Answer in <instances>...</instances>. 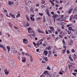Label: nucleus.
<instances>
[{"instance_id":"61","label":"nucleus","mask_w":77,"mask_h":77,"mask_svg":"<svg viewBox=\"0 0 77 77\" xmlns=\"http://www.w3.org/2000/svg\"><path fill=\"white\" fill-rule=\"evenodd\" d=\"M30 10L31 11V12H34V11H33V10L31 8Z\"/></svg>"},{"instance_id":"22","label":"nucleus","mask_w":77,"mask_h":77,"mask_svg":"<svg viewBox=\"0 0 77 77\" xmlns=\"http://www.w3.org/2000/svg\"><path fill=\"white\" fill-rule=\"evenodd\" d=\"M77 56L75 57H73V59L75 61V59H77Z\"/></svg>"},{"instance_id":"31","label":"nucleus","mask_w":77,"mask_h":77,"mask_svg":"<svg viewBox=\"0 0 77 77\" xmlns=\"http://www.w3.org/2000/svg\"><path fill=\"white\" fill-rule=\"evenodd\" d=\"M66 52H67V53L69 54V53H70V52L69 51V50H67V51Z\"/></svg>"},{"instance_id":"33","label":"nucleus","mask_w":77,"mask_h":77,"mask_svg":"<svg viewBox=\"0 0 77 77\" xmlns=\"http://www.w3.org/2000/svg\"><path fill=\"white\" fill-rule=\"evenodd\" d=\"M46 21V19H45V17H43V22H45Z\"/></svg>"},{"instance_id":"21","label":"nucleus","mask_w":77,"mask_h":77,"mask_svg":"<svg viewBox=\"0 0 77 77\" xmlns=\"http://www.w3.org/2000/svg\"><path fill=\"white\" fill-rule=\"evenodd\" d=\"M9 5H12L11 1H8Z\"/></svg>"},{"instance_id":"19","label":"nucleus","mask_w":77,"mask_h":77,"mask_svg":"<svg viewBox=\"0 0 77 77\" xmlns=\"http://www.w3.org/2000/svg\"><path fill=\"white\" fill-rule=\"evenodd\" d=\"M66 49H65L63 51V54H64L65 53V51H66Z\"/></svg>"},{"instance_id":"47","label":"nucleus","mask_w":77,"mask_h":77,"mask_svg":"<svg viewBox=\"0 0 77 77\" xmlns=\"http://www.w3.org/2000/svg\"><path fill=\"white\" fill-rule=\"evenodd\" d=\"M51 14L52 15H54V12H51Z\"/></svg>"},{"instance_id":"1","label":"nucleus","mask_w":77,"mask_h":77,"mask_svg":"<svg viewBox=\"0 0 77 77\" xmlns=\"http://www.w3.org/2000/svg\"><path fill=\"white\" fill-rule=\"evenodd\" d=\"M77 12V7H75L73 9L72 12V14L75 15L76 14Z\"/></svg>"},{"instance_id":"32","label":"nucleus","mask_w":77,"mask_h":77,"mask_svg":"<svg viewBox=\"0 0 77 77\" xmlns=\"http://www.w3.org/2000/svg\"><path fill=\"white\" fill-rule=\"evenodd\" d=\"M72 27H69V28H68V29L69 30H71V29H72Z\"/></svg>"},{"instance_id":"57","label":"nucleus","mask_w":77,"mask_h":77,"mask_svg":"<svg viewBox=\"0 0 77 77\" xmlns=\"http://www.w3.org/2000/svg\"><path fill=\"white\" fill-rule=\"evenodd\" d=\"M42 2H42V4H44V3H45V1Z\"/></svg>"},{"instance_id":"35","label":"nucleus","mask_w":77,"mask_h":77,"mask_svg":"<svg viewBox=\"0 0 77 77\" xmlns=\"http://www.w3.org/2000/svg\"><path fill=\"white\" fill-rule=\"evenodd\" d=\"M14 27L15 29H16V30H18V27H16V26H14Z\"/></svg>"},{"instance_id":"49","label":"nucleus","mask_w":77,"mask_h":77,"mask_svg":"<svg viewBox=\"0 0 77 77\" xmlns=\"http://www.w3.org/2000/svg\"><path fill=\"white\" fill-rule=\"evenodd\" d=\"M59 38H63V36H62L61 35H59Z\"/></svg>"},{"instance_id":"23","label":"nucleus","mask_w":77,"mask_h":77,"mask_svg":"<svg viewBox=\"0 0 77 77\" xmlns=\"http://www.w3.org/2000/svg\"><path fill=\"white\" fill-rule=\"evenodd\" d=\"M47 69H48V70H51V68H50V67H49V66H47Z\"/></svg>"},{"instance_id":"9","label":"nucleus","mask_w":77,"mask_h":77,"mask_svg":"<svg viewBox=\"0 0 77 77\" xmlns=\"http://www.w3.org/2000/svg\"><path fill=\"white\" fill-rule=\"evenodd\" d=\"M43 59H44V60L45 61H48V59H48L47 57H46L45 58V57H44V56H43Z\"/></svg>"},{"instance_id":"34","label":"nucleus","mask_w":77,"mask_h":77,"mask_svg":"<svg viewBox=\"0 0 77 77\" xmlns=\"http://www.w3.org/2000/svg\"><path fill=\"white\" fill-rule=\"evenodd\" d=\"M70 60L71 61V62H72V61H73V59H72V58L71 57H70Z\"/></svg>"},{"instance_id":"58","label":"nucleus","mask_w":77,"mask_h":77,"mask_svg":"<svg viewBox=\"0 0 77 77\" xmlns=\"http://www.w3.org/2000/svg\"><path fill=\"white\" fill-rule=\"evenodd\" d=\"M8 71V70L7 69H5L4 70V72L5 73L6 72H7Z\"/></svg>"},{"instance_id":"6","label":"nucleus","mask_w":77,"mask_h":77,"mask_svg":"<svg viewBox=\"0 0 77 77\" xmlns=\"http://www.w3.org/2000/svg\"><path fill=\"white\" fill-rule=\"evenodd\" d=\"M9 15H10L11 17H12V18H15V15L12 14L11 13H9Z\"/></svg>"},{"instance_id":"20","label":"nucleus","mask_w":77,"mask_h":77,"mask_svg":"<svg viewBox=\"0 0 77 77\" xmlns=\"http://www.w3.org/2000/svg\"><path fill=\"white\" fill-rule=\"evenodd\" d=\"M20 16V13H19L18 14H17V15L16 16V18H18Z\"/></svg>"},{"instance_id":"46","label":"nucleus","mask_w":77,"mask_h":77,"mask_svg":"<svg viewBox=\"0 0 77 77\" xmlns=\"http://www.w3.org/2000/svg\"><path fill=\"white\" fill-rule=\"evenodd\" d=\"M26 26L27 27H29V23H27L26 24Z\"/></svg>"},{"instance_id":"3","label":"nucleus","mask_w":77,"mask_h":77,"mask_svg":"<svg viewBox=\"0 0 77 77\" xmlns=\"http://www.w3.org/2000/svg\"><path fill=\"white\" fill-rule=\"evenodd\" d=\"M26 60V57H22V61L24 63Z\"/></svg>"},{"instance_id":"39","label":"nucleus","mask_w":77,"mask_h":77,"mask_svg":"<svg viewBox=\"0 0 77 77\" xmlns=\"http://www.w3.org/2000/svg\"><path fill=\"white\" fill-rule=\"evenodd\" d=\"M72 53H74V52H75V50H74V49H72Z\"/></svg>"},{"instance_id":"5","label":"nucleus","mask_w":77,"mask_h":77,"mask_svg":"<svg viewBox=\"0 0 77 77\" xmlns=\"http://www.w3.org/2000/svg\"><path fill=\"white\" fill-rule=\"evenodd\" d=\"M46 12H47V14L48 15V17H50V13H49V11L48 10V9H47Z\"/></svg>"},{"instance_id":"8","label":"nucleus","mask_w":77,"mask_h":77,"mask_svg":"<svg viewBox=\"0 0 77 77\" xmlns=\"http://www.w3.org/2000/svg\"><path fill=\"white\" fill-rule=\"evenodd\" d=\"M7 48L8 49V52L9 53L10 51V49H11V48L9 46H7Z\"/></svg>"},{"instance_id":"53","label":"nucleus","mask_w":77,"mask_h":77,"mask_svg":"<svg viewBox=\"0 0 77 77\" xmlns=\"http://www.w3.org/2000/svg\"><path fill=\"white\" fill-rule=\"evenodd\" d=\"M62 33H63V31L60 32V34L61 35Z\"/></svg>"},{"instance_id":"59","label":"nucleus","mask_w":77,"mask_h":77,"mask_svg":"<svg viewBox=\"0 0 77 77\" xmlns=\"http://www.w3.org/2000/svg\"><path fill=\"white\" fill-rule=\"evenodd\" d=\"M37 44L38 45V47H39L40 43H37Z\"/></svg>"},{"instance_id":"44","label":"nucleus","mask_w":77,"mask_h":77,"mask_svg":"<svg viewBox=\"0 0 77 77\" xmlns=\"http://www.w3.org/2000/svg\"><path fill=\"white\" fill-rule=\"evenodd\" d=\"M2 48L4 50V51H6V48H5V47L4 46Z\"/></svg>"},{"instance_id":"51","label":"nucleus","mask_w":77,"mask_h":77,"mask_svg":"<svg viewBox=\"0 0 77 77\" xmlns=\"http://www.w3.org/2000/svg\"><path fill=\"white\" fill-rule=\"evenodd\" d=\"M8 24H9L10 26H11V25H12V24H11V23L9 22L8 23Z\"/></svg>"},{"instance_id":"4","label":"nucleus","mask_w":77,"mask_h":77,"mask_svg":"<svg viewBox=\"0 0 77 77\" xmlns=\"http://www.w3.org/2000/svg\"><path fill=\"white\" fill-rule=\"evenodd\" d=\"M23 43H24L25 44H27V43H28V42L26 39H23Z\"/></svg>"},{"instance_id":"30","label":"nucleus","mask_w":77,"mask_h":77,"mask_svg":"<svg viewBox=\"0 0 77 77\" xmlns=\"http://www.w3.org/2000/svg\"><path fill=\"white\" fill-rule=\"evenodd\" d=\"M48 32H49V33H52V32L51 31V30H48Z\"/></svg>"},{"instance_id":"60","label":"nucleus","mask_w":77,"mask_h":77,"mask_svg":"<svg viewBox=\"0 0 77 77\" xmlns=\"http://www.w3.org/2000/svg\"><path fill=\"white\" fill-rule=\"evenodd\" d=\"M46 34H49V33L48 32V31H46Z\"/></svg>"},{"instance_id":"43","label":"nucleus","mask_w":77,"mask_h":77,"mask_svg":"<svg viewBox=\"0 0 77 77\" xmlns=\"http://www.w3.org/2000/svg\"><path fill=\"white\" fill-rule=\"evenodd\" d=\"M64 26H61V29H65V28H64Z\"/></svg>"},{"instance_id":"54","label":"nucleus","mask_w":77,"mask_h":77,"mask_svg":"<svg viewBox=\"0 0 77 77\" xmlns=\"http://www.w3.org/2000/svg\"><path fill=\"white\" fill-rule=\"evenodd\" d=\"M62 8H63V7H60L59 8V9L60 10H62Z\"/></svg>"},{"instance_id":"24","label":"nucleus","mask_w":77,"mask_h":77,"mask_svg":"<svg viewBox=\"0 0 77 77\" xmlns=\"http://www.w3.org/2000/svg\"><path fill=\"white\" fill-rule=\"evenodd\" d=\"M30 58L31 59L30 61L31 62H32V61H33V59L32 58V56H30Z\"/></svg>"},{"instance_id":"63","label":"nucleus","mask_w":77,"mask_h":77,"mask_svg":"<svg viewBox=\"0 0 77 77\" xmlns=\"http://www.w3.org/2000/svg\"><path fill=\"white\" fill-rule=\"evenodd\" d=\"M72 74L74 75L75 76H76V75L74 74V72L72 73Z\"/></svg>"},{"instance_id":"45","label":"nucleus","mask_w":77,"mask_h":77,"mask_svg":"<svg viewBox=\"0 0 77 77\" xmlns=\"http://www.w3.org/2000/svg\"><path fill=\"white\" fill-rule=\"evenodd\" d=\"M59 74H60L61 75H63V73L61 72H59Z\"/></svg>"},{"instance_id":"42","label":"nucleus","mask_w":77,"mask_h":77,"mask_svg":"<svg viewBox=\"0 0 77 77\" xmlns=\"http://www.w3.org/2000/svg\"><path fill=\"white\" fill-rule=\"evenodd\" d=\"M26 19L27 18H29V16H28V15H27V14H26Z\"/></svg>"},{"instance_id":"10","label":"nucleus","mask_w":77,"mask_h":77,"mask_svg":"<svg viewBox=\"0 0 77 77\" xmlns=\"http://www.w3.org/2000/svg\"><path fill=\"white\" fill-rule=\"evenodd\" d=\"M72 9H73V8H72L69 11V14H71V12H72Z\"/></svg>"},{"instance_id":"36","label":"nucleus","mask_w":77,"mask_h":77,"mask_svg":"<svg viewBox=\"0 0 77 77\" xmlns=\"http://www.w3.org/2000/svg\"><path fill=\"white\" fill-rule=\"evenodd\" d=\"M44 73H43L42 75L40 76V77H44Z\"/></svg>"},{"instance_id":"11","label":"nucleus","mask_w":77,"mask_h":77,"mask_svg":"<svg viewBox=\"0 0 77 77\" xmlns=\"http://www.w3.org/2000/svg\"><path fill=\"white\" fill-rule=\"evenodd\" d=\"M49 73V72L47 71H45L43 73V74H48V73Z\"/></svg>"},{"instance_id":"7","label":"nucleus","mask_w":77,"mask_h":77,"mask_svg":"<svg viewBox=\"0 0 77 77\" xmlns=\"http://www.w3.org/2000/svg\"><path fill=\"white\" fill-rule=\"evenodd\" d=\"M72 42H73V40H72V39L70 40L69 44V45H72V44L71 43H72Z\"/></svg>"},{"instance_id":"56","label":"nucleus","mask_w":77,"mask_h":77,"mask_svg":"<svg viewBox=\"0 0 77 77\" xmlns=\"http://www.w3.org/2000/svg\"><path fill=\"white\" fill-rule=\"evenodd\" d=\"M39 49H37L36 50V52H39Z\"/></svg>"},{"instance_id":"37","label":"nucleus","mask_w":77,"mask_h":77,"mask_svg":"<svg viewBox=\"0 0 77 77\" xmlns=\"http://www.w3.org/2000/svg\"><path fill=\"white\" fill-rule=\"evenodd\" d=\"M4 47V46H3V45H0V47H1V48H2Z\"/></svg>"},{"instance_id":"38","label":"nucleus","mask_w":77,"mask_h":77,"mask_svg":"<svg viewBox=\"0 0 77 77\" xmlns=\"http://www.w3.org/2000/svg\"><path fill=\"white\" fill-rule=\"evenodd\" d=\"M59 38V37H57V38H56V39H55V41H58V40Z\"/></svg>"},{"instance_id":"15","label":"nucleus","mask_w":77,"mask_h":77,"mask_svg":"<svg viewBox=\"0 0 77 77\" xmlns=\"http://www.w3.org/2000/svg\"><path fill=\"white\" fill-rule=\"evenodd\" d=\"M43 54H48V51H44Z\"/></svg>"},{"instance_id":"52","label":"nucleus","mask_w":77,"mask_h":77,"mask_svg":"<svg viewBox=\"0 0 77 77\" xmlns=\"http://www.w3.org/2000/svg\"><path fill=\"white\" fill-rule=\"evenodd\" d=\"M51 4L52 5V6H54V2H52L51 3Z\"/></svg>"},{"instance_id":"41","label":"nucleus","mask_w":77,"mask_h":77,"mask_svg":"<svg viewBox=\"0 0 77 77\" xmlns=\"http://www.w3.org/2000/svg\"><path fill=\"white\" fill-rule=\"evenodd\" d=\"M63 44H65V40L63 39Z\"/></svg>"},{"instance_id":"64","label":"nucleus","mask_w":77,"mask_h":77,"mask_svg":"<svg viewBox=\"0 0 77 77\" xmlns=\"http://www.w3.org/2000/svg\"><path fill=\"white\" fill-rule=\"evenodd\" d=\"M74 72H77V69H75L74 70Z\"/></svg>"},{"instance_id":"18","label":"nucleus","mask_w":77,"mask_h":77,"mask_svg":"<svg viewBox=\"0 0 77 77\" xmlns=\"http://www.w3.org/2000/svg\"><path fill=\"white\" fill-rule=\"evenodd\" d=\"M30 19H31V20H32V21H35V18H32V17H30Z\"/></svg>"},{"instance_id":"13","label":"nucleus","mask_w":77,"mask_h":77,"mask_svg":"<svg viewBox=\"0 0 77 77\" xmlns=\"http://www.w3.org/2000/svg\"><path fill=\"white\" fill-rule=\"evenodd\" d=\"M48 53V57H50V54H51V51H49Z\"/></svg>"},{"instance_id":"50","label":"nucleus","mask_w":77,"mask_h":77,"mask_svg":"<svg viewBox=\"0 0 77 77\" xmlns=\"http://www.w3.org/2000/svg\"><path fill=\"white\" fill-rule=\"evenodd\" d=\"M75 35H77V31H76L75 32Z\"/></svg>"},{"instance_id":"27","label":"nucleus","mask_w":77,"mask_h":77,"mask_svg":"<svg viewBox=\"0 0 77 77\" xmlns=\"http://www.w3.org/2000/svg\"><path fill=\"white\" fill-rule=\"evenodd\" d=\"M9 73V72H8V71H7V72H6L5 73V74L6 75H8V74Z\"/></svg>"},{"instance_id":"40","label":"nucleus","mask_w":77,"mask_h":77,"mask_svg":"<svg viewBox=\"0 0 77 77\" xmlns=\"http://www.w3.org/2000/svg\"><path fill=\"white\" fill-rule=\"evenodd\" d=\"M55 2L57 3V4H59V2L58 1H57V0H55Z\"/></svg>"},{"instance_id":"14","label":"nucleus","mask_w":77,"mask_h":77,"mask_svg":"<svg viewBox=\"0 0 77 77\" xmlns=\"http://www.w3.org/2000/svg\"><path fill=\"white\" fill-rule=\"evenodd\" d=\"M22 54H23V56L25 55V56H27L28 55V54L24 52H22Z\"/></svg>"},{"instance_id":"25","label":"nucleus","mask_w":77,"mask_h":77,"mask_svg":"<svg viewBox=\"0 0 77 77\" xmlns=\"http://www.w3.org/2000/svg\"><path fill=\"white\" fill-rule=\"evenodd\" d=\"M67 32L68 33V34H71V32L70 31H67Z\"/></svg>"},{"instance_id":"26","label":"nucleus","mask_w":77,"mask_h":77,"mask_svg":"<svg viewBox=\"0 0 77 77\" xmlns=\"http://www.w3.org/2000/svg\"><path fill=\"white\" fill-rule=\"evenodd\" d=\"M38 14L40 15H41V16H42V15H43V14L41 13H39Z\"/></svg>"},{"instance_id":"62","label":"nucleus","mask_w":77,"mask_h":77,"mask_svg":"<svg viewBox=\"0 0 77 77\" xmlns=\"http://www.w3.org/2000/svg\"><path fill=\"white\" fill-rule=\"evenodd\" d=\"M76 38V37L75 36H73L72 37V38Z\"/></svg>"},{"instance_id":"17","label":"nucleus","mask_w":77,"mask_h":77,"mask_svg":"<svg viewBox=\"0 0 77 77\" xmlns=\"http://www.w3.org/2000/svg\"><path fill=\"white\" fill-rule=\"evenodd\" d=\"M52 48V46H49L48 48V50H50Z\"/></svg>"},{"instance_id":"16","label":"nucleus","mask_w":77,"mask_h":77,"mask_svg":"<svg viewBox=\"0 0 77 77\" xmlns=\"http://www.w3.org/2000/svg\"><path fill=\"white\" fill-rule=\"evenodd\" d=\"M38 33H44V32H43L42 31H41L40 30H38Z\"/></svg>"},{"instance_id":"29","label":"nucleus","mask_w":77,"mask_h":77,"mask_svg":"<svg viewBox=\"0 0 77 77\" xmlns=\"http://www.w3.org/2000/svg\"><path fill=\"white\" fill-rule=\"evenodd\" d=\"M6 16L7 17H9V18H11V17L8 15V14L7 13V14H6Z\"/></svg>"},{"instance_id":"12","label":"nucleus","mask_w":77,"mask_h":77,"mask_svg":"<svg viewBox=\"0 0 77 77\" xmlns=\"http://www.w3.org/2000/svg\"><path fill=\"white\" fill-rule=\"evenodd\" d=\"M48 75H47V77H52V74L51 73H50V74H48ZM49 75V76H48Z\"/></svg>"},{"instance_id":"2","label":"nucleus","mask_w":77,"mask_h":77,"mask_svg":"<svg viewBox=\"0 0 77 77\" xmlns=\"http://www.w3.org/2000/svg\"><path fill=\"white\" fill-rule=\"evenodd\" d=\"M27 30L28 33H33V30H32V31H30L31 30H32V28L30 27H29L27 28Z\"/></svg>"},{"instance_id":"48","label":"nucleus","mask_w":77,"mask_h":77,"mask_svg":"<svg viewBox=\"0 0 77 77\" xmlns=\"http://www.w3.org/2000/svg\"><path fill=\"white\" fill-rule=\"evenodd\" d=\"M30 16L31 17H32V18H33V17H34V16H35V15L31 14V15H30Z\"/></svg>"},{"instance_id":"55","label":"nucleus","mask_w":77,"mask_h":77,"mask_svg":"<svg viewBox=\"0 0 77 77\" xmlns=\"http://www.w3.org/2000/svg\"><path fill=\"white\" fill-rule=\"evenodd\" d=\"M66 46H65V45L63 46V48H64L66 49Z\"/></svg>"},{"instance_id":"28","label":"nucleus","mask_w":77,"mask_h":77,"mask_svg":"<svg viewBox=\"0 0 77 77\" xmlns=\"http://www.w3.org/2000/svg\"><path fill=\"white\" fill-rule=\"evenodd\" d=\"M42 18L41 17H38L37 19V20H41Z\"/></svg>"}]
</instances>
